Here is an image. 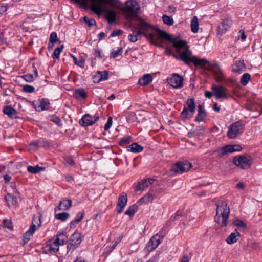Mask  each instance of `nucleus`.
Masks as SVG:
<instances>
[{
	"instance_id": "4468645a",
	"label": "nucleus",
	"mask_w": 262,
	"mask_h": 262,
	"mask_svg": "<svg viewBox=\"0 0 262 262\" xmlns=\"http://www.w3.org/2000/svg\"><path fill=\"white\" fill-rule=\"evenodd\" d=\"M242 147L239 144H229L224 146L221 149L222 155H228L241 151Z\"/></svg>"
},
{
	"instance_id": "4d7b16f0",
	"label": "nucleus",
	"mask_w": 262,
	"mask_h": 262,
	"mask_svg": "<svg viewBox=\"0 0 262 262\" xmlns=\"http://www.w3.org/2000/svg\"><path fill=\"white\" fill-rule=\"evenodd\" d=\"M45 169V167L39 166V165H36L34 166V173H36L43 171Z\"/></svg>"
},
{
	"instance_id": "2eb2a0df",
	"label": "nucleus",
	"mask_w": 262,
	"mask_h": 262,
	"mask_svg": "<svg viewBox=\"0 0 262 262\" xmlns=\"http://www.w3.org/2000/svg\"><path fill=\"white\" fill-rule=\"evenodd\" d=\"M155 181V179L151 178L141 180L138 182L137 185L136 186L135 188V191L144 190L152 185Z\"/></svg>"
},
{
	"instance_id": "6e6552de",
	"label": "nucleus",
	"mask_w": 262,
	"mask_h": 262,
	"mask_svg": "<svg viewBox=\"0 0 262 262\" xmlns=\"http://www.w3.org/2000/svg\"><path fill=\"white\" fill-rule=\"evenodd\" d=\"M139 10V5L134 0L127 1L125 6L122 9L124 12L130 15L132 17L136 16Z\"/></svg>"
},
{
	"instance_id": "5701e85b",
	"label": "nucleus",
	"mask_w": 262,
	"mask_h": 262,
	"mask_svg": "<svg viewBox=\"0 0 262 262\" xmlns=\"http://www.w3.org/2000/svg\"><path fill=\"white\" fill-rule=\"evenodd\" d=\"M152 77L150 74H144L138 80V83L142 86L147 85L152 81Z\"/></svg>"
},
{
	"instance_id": "423d86ee",
	"label": "nucleus",
	"mask_w": 262,
	"mask_h": 262,
	"mask_svg": "<svg viewBox=\"0 0 262 262\" xmlns=\"http://www.w3.org/2000/svg\"><path fill=\"white\" fill-rule=\"evenodd\" d=\"M233 163L242 169H248L252 165L253 159L248 154L238 155L233 158Z\"/></svg>"
},
{
	"instance_id": "dca6fc26",
	"label": "nucleus",
	"mask_w": 262,
	"mask_h": 262,
	"mask_svg": "<svg viewBox=\"0 0 262 262\" xmlns=\"http://www.w3.org/2000/svg\"><path fill=\"white\" fill-rule=\"evenodd\" d=\"M232 24V20L230 18L224 19L217 27L218 32L221 34L225 33L229 30Z\"/></svg>"
},
{
	"instance_id": "f03ea898",
	"label": "nucleus",
	"mask_w": 262,
	"mask_h": 262,
	"mask_svg": "<svg viewBox=\"0 0 262 262\" xmlns=\"http://www.w3.org/2000/svg\"><path fill=\"white\" fill-rule=\"evenodd\" d=\"M172 46L176 49L177 53V55H174V56L188 66L193 63L195 66H204L208 63L205 59L199 58L195 56H193L187 42L184 40H179L173 41Z\"/></svg>"
},
{
	"instance_id": "8fccbe9b",
	"label": "nucleus",
	"mask_w": 262,
	"mask_h": 262,
	"mask_svg": "<svg viewBox=\"0 0 262 262\" xmlns=\"http://www.w3.org/2000/svg\"><path fill=\"white\" fill-rule=\"evenodd\" d=\"M58 41L57 34L55 32L51 33L49 38V41L55 43Z\"/></svg>"
},
{
	"instance_id": "b1692460",
	"label": "nucleus",
	"mask_w": 262,
	"mask_h": 262,
	"mask_svg": "<svg viewBox=\"0 0 262 262\" xmlns=\"http://www.w3.org/2000/svg\"><path fill=\"white\" fill-rule=\"evenodd\" d=\"M143 147L137 143H133L127 147V150L133 153H139L143 150Z\"/></svg>"
},
{
	"instance_id": "a18cd8bd",
	"label": "nucleus",
	"mask_w": 262,
	"mask_h": 262,
	"mask_svg": "<svg viewBox=\"0 0 262 262\" xmlns=\"http://www.w3.org/2000/svg\"><path fill=\"white\" fill-rule=\"evenodd\" d=\"M83 20L89 27H92L96 25V21L95 19L93 18H90L86 16H84L83 17Z\"/></svg>"
},
{
	"instance_id": "c9c22d12",
	"label": "nucleus",
	"mask_w": 262,
	"mask_h": 262,
	"mask_svg": "<svg viewBox=\"0 0 262 262\" xmlns=\"http://www.w3.org/2000/svg\"><path fill=\"white\" fill-rule=\"evenodd\" d=\"M251 79V76L249 73H244L241 78V83L242 85H246Z\"/></svg>"
},
{
	"instance_id": "7c9ffc66",
	"label": "nucleus",
	"mask_w": 262,
	"mask_h": 262,
	"mask_svg": "<svg viewBox=\"0 0 262 262\" xmlns=\"http://www.w3.org/2000/svg\"><path fill=\"white\" fill-rule=\"evenodd\" d=\"M33 235V222L30 226V228L28 231L25 232L23 236V241L24 244L28 243L30 239Z\"/></svg>"
},
{
	"instance_id": "9d476101",
	"label": "nucleus",
	"mask_w": 262,
	"mask_h": 262,
	"mask_svg": "<svg viewBox=\"0 0 262 262\" xmlns=\"http://www.w3.org/2000/svg\"><path fill=\"white\" fill-rule=\"evenodd\" d=\"M187 107L184 106L183 110L181 113L182 118L186 119L189 115V111L191 115H193L195 112V105L194 100L193 98H189L186 101Z\"/></svg>"
},
{
	"instance_id": "bf43d9fd",
	"label": "nucleus",
	"mask_w": 262,
	"mask_h": 262,
	"mask_svg": "<svg viewBox=\"0 0 262 262\" xmlns=\"http://www.w3.org/2000/svg\"><path fill=\"white\" fill-rule=\"evenodd\" d=\"M84 216V212H79L77 214L75 218L77 220H78L79 222H80L82 220V219L83 218Z\"/></svg>"
},
{
	"instance_id": "c03bdc74",
	"label": "nucleus",
	"mask_w": 262,
	"mask_h": 262,
	"mask_svg": "<svg viewBox=\"0 0 262 262\" xmlns=\"http://www.w3.org/2000/svg\"><path fill=\"white\" fill-rule=\"evenodd\" d=\"M50 120L59 126H61L62 125V121L59 117L53 115L51 117Z\"/></svg>"
},
{
	"instance_id": "338daca9",
	"label": "nucleus",
	"mask_w": 262,
	"mask_h": 262,
	"mask_svg": "<svg viewBox=\"0 0 262 262\" xmlns=\"http://www.w3.org/2000/svg\"><path fill=\"white\" fill-rule=\"evenodd\" d=\"M179 262H189V259L187 255H184Z\"/></svg>"
},
{
	"instance_id": "7ed1b4c3",
	"label": "nucleus",
	"mask_w": 262,
	"mask_h": 262,
	"mask_svg": "<svg viewBox=\"0 0 262 262\" xmlns=\"http://www.w3.org/2000/svg\"><path fill=\"white\" fill-rule=\"evenodd\" d=\"M92 2L91 10L95 14L100 15L104 13L108 23L112 24L116 20V13L112 10H108L104 4L103 0H90ZM77 2L84 3L85 0H76Z\"/></svg>"
},
{
	"instance_id": "0e129e2a",
	"label": "nucleus",
	"mask_w": 262,
	"mask_h": 262,
	"mask_svg": "<svg viewBox=\"0 0 262 262\" xmlns=\"http://www.w3.org/2000/svg\"><path fill=\"white\" fill-rule=\"evenodd\" d=\"M130 139L129 137L122 138L120 139V143L122 144L127 143L129 142Z\"/></svg>"
},
{
	"instance_id": "cd10ccee",
	"label": "nucleus",
	"mask_w": 262,
	"mask_h": 262,
	"mask_svg": "<svg viewBox=\"0 0 262 262\" xmlns=\"http://www.w3.org/2000/svg\"><path fill=\"white\" fill-rule=\"evenodd\" d=\"M5 200L9 207L15 205L17 202L16 197L10 193H7L5 195Z\"/></svg>"
},
{
	"instance_id": "bb28decb",
	"label": "nucleus",
	"mask_w": 262,
	"mask_h": 262,
	"mask_svg": "<svg viewBox=\"0 0 262 262\" xmlns=\"http://www.w3.org/2000/svg\"><path fill=\"white\" fill-rule=\"evenodd\" d=\"M155 198V196L151 193H148L140 198L138 203L142 204H147L151 202Z\"/></svg>"
},
{
	"instance_id": "864d4df0",
	"label": "nucleus",
	"mask_w": 262,
	"mask_h": 262,
	"mask_svg": "<svg viewBox=\"0 0 262 262\" xmlns=\"http://www.w3.org/2000/svg\"><path fill=\"white\" fill-rule=\"evenodd\" d=\"M94 54L96 57L102 58L104 56V55L102 53L101 51L99 48L94 49Z\"/></svg>"
},
{
	"instance_id": "0eeeda50",
	"label": "nucleus",
	"mask_w": 262,
	"mask_h": 262,
	"mask_svg": "<svg viewBox=\"0 0 262 262\" xmlns=\"http://www.w3.org/2000/svg\"><path fill=\"white\" fill-rule=\"evenodd\" d=\"M244 129V125L239 121L232 123L229 127L227 136L230 139H234L242 134Z\"/></svg>"
},
{
	"instance_id": "412c9836",
	"label": "nucleus",
	"mask_w": 262,
	"mask_h": 262,
	"mask_svg": "<svg viewBox=\"0 0 262 262\" xmlns=\"http://www.w3.org/2000/svg\"><path fill=\"white\" fill-rule=\"evenodd\" d=\"M73 96L77 100H82L85 99L87 97L88 95L83 88H79L75 90Z\"/></svg>"
},
{
	"instance_id": "2f4dec72",
	"label": "nucleus",
	"mask_w": 262,
	"mask_h": 262,
	"mask_svg": "<svg viewBox=\"0 0 262 262\" xmlns=\"http://www.w3.org/2000/svg\"><path fill=\"white\" fill-rule=\"evenodd\" d=\"M3 112L10 117H13L17 113L16 111L11 106H5L3 109Z\"/></svg>"
},
{
	"instance_id": "20e7f679",
	"label": "nucleus",
	"mask_w": 262,
	"mask_h": 262,
	"mask_svg": "<svg viewBox=\"0 0 262 262\" xmlns=\"http://www.w3.org/2000/svg\"><path fill=\"white\" fill-rule=\"evenodd\" d=\"M216 205V215L214 217L215 221L222 227H226L227 225L230 209L227 206V204L224 201L219 202Z\"/></svg>"
},
{
	"instance_id": "a878e982",
	"label": "nucleus",
	"mask_w": 262,
	"mask_h": 262,
	"mask_svg": "<svg viewBox=\"0 0 262 262\" xmlns=\"http://www.w3.org/2000/svg\"><path fill=\"white\" fill-rule=\"evenodd\" d=\"M239 236V233L236 230L235 232L231 233L227 237L226 242L229 244H233L237 241Z\"/></svg>"
},
{
	"instance_id": "09e8293b",
	"label": "nucleus",
	"mask_w": 262,
	"mask_h": 262,
	"mask_svg": "<svg viewBox=\"0 0 262 262\" xmlns=\"http://www.w3.org/2000/svg\"><path fill=\"white\" fill-rule=\"evenodd\" d=\"M3 222L4 227L7 228L10 230L13 229L12 223L10 220L6 219L4 220Z\"/></svg>"
},
{
	"instance_id": "5fc2aeb1",
	"label": "nucleus",
	"mask_w": 262,
	"mask_h": 262,
	"mask_svg": "<svg viewBox=\"0 0 262 262\" xmlns=\"http://www.w3.org/2000/svg\"><path fill=\"white\" fill-rule=\"evenodd\" d=\"M183 212L181 210H178L176 213L174 214V216H171V221H174L176 219H177L178 217H181L183 215Z\"/></svg>"
},
{
	"instance_id": "f257e3e1",
	"label": "nucleus",
	"mask_w": 262,
	"mask_h": 262,
	"mask_svg": "<svg viewBox=\"0 0 262 262\" xmlns=\"http://www.w3.org/2000/svg\"><path fill=\"white\" fill-rule=\"evenodd\" d=\"M134 25L135 28L138 30L133 31L128 36L129 40L132 42H136L142 35L148 39L152 43H154L160 37L167 38L168 36L166 33L142 19H138Z\"/></svg>"
},
{
	"instance_id": "9b49d317",
	"label": "nucleus",
	"mask_w": 262,
	"mask_h": 262,
	"mask_svg": "<svg viewBox=\"0 0 262 262\" xmlns=\"http://www.w3.org/2000/svg\"><path fill=\"white\" fill-rule=\"evenodd\" d=\"M211 90L216 99H228L227 90L225 87L213 84Z\"/></svg>"
},
{
	"instance_id": "6e6d98bb",
	"label": "nucleus",
	"mask_w": 262,
	"mask_h": 262,
	"mask_svg": "<svg viewBox=\"0 0 262 262\" xmlns=\"http://www.w3.org/2000/svg\"><path fill=\"white\" fill-rule=\"evenodd\" d=\"M23 91L27 93H32L33 92V86L28 85L25 84L23 88Z\"/></svg>"
},
{
	"instance_id": "774afa93",
	"label": "nucleus",
	"mask_w": 262,
	"mask_h": 262,
	"mask_svg": "<svg viewBox=\"0 0 262 262\" xmlns=\"http://www.w3.org/2000/svg\"><path fill=\"white\" fill-rule=\"evenodd\" d=\"M7 10V7L5 5H2L0 7V14H2L5 12H6Z\"/></svg>"
},
{
	"instance_id": "6ab92c4d",
	"label": "nucleus",
	"mask_w": 262,
	"mask_h": 262,
	"mask_svg": "<svg viewBox=\"0 0 262 262\" xmlns=\"http://www.w3.org/2000/svg\"><path fill=\"white\" fill-rule=\"evenodd\" d=\"M162 239L157 235H154L149 240L147 244L148 250L152 251L155 249L158 245L161 243Z\"/></svg>"
},
{
	"instance_id": "f3484780",
	"label": "nucleus",
	"mask_w": 262,
	"mask_h": 262,
	"mask_svg": "<svg viewBox=\"0 0 262 262\" xmlns=\"http://www.w3.org/2000/svg\"><path fill=\"white\" fill-rule=\"evenodd\" d=\"M127 202V195L124 193L120 194L118 198L116 211L118 213H121L124 210Z\"/></svg>"
},
{
	"instance_id": "72a5a7b5",
	"label": "nucleus",
	"mask_w": 262,
	"mask_h": 262,
	"mask_svg": "<svg viewBox=\"0 0 262 262\" xmlns=\"http://www.w3.org/2000/svg\"><path fill=\"white\" fill-rule=\"evenodd\" d=\"M191 31L193 33H197L199 30V23L198 18L194 16L191 21Z\"/></svg>"
},
{
	"instance_id": "ddd939ff",
	"label": "nucleus",
	"mask_w": 262,
	"mask_h": 262,
	"mask_svg": "<svg viewBox=\"0 0 262 262\" xmlns=\"http://www.w3.org/2000/svg\"><path fill=\"white\" fill-rule=\"evenodd\" d=\"M98 119L99 117L96 115L92 116L89 114H85L80 119L79 124L83 127H86L94 124Z\"/></svg>"
},
{
	"instance_id": "49530a36",
	"label": "nucleus",
	"mask_w": 262,
	"mask_h": 262,
	"mask_svg": "<svg viewBox=\"0 0 262 262\" xmlns=\"http://www.w3.org/2000/svg\"><path fill=\"white\" fill-rule=\"evenodd\" d=\"M123 52L122 48H118L117 50H114L111 52V57L116 58L121 55Z\"/></svg>"
},
{
	"instance_id": "c756f323",
	"label": "nucleus",
	"mask_w": 262,
	"mask_h": 262,
	"mask_svg": "<svg viewBox=\"0 0 262 262\" xmlns=\"http://www.w3.org/2000/svg\"><path fill=\"white\" fill-rule=\"evenodd\" d=\"M70 241L77 246L81 243V235L78 232H74L70 237Z\"/></svg>"
},
{
	"instance_id": "39448f33",
	"label": "nucleus",
	"mask_w": 262,
	"mask_h": 262,
	"mask_svg": "<svg viewBox=\"0 0 262 262\" xmlns=\"http://www.w3.org/2000/svg\"><path fill=\"white\" fill-rule=\"evenodd\" d=\"M55 239L47 244L43 248V252L46 253L57 252L60 246L64 245L68 239V236L64 232H58L56 235Z\"/></svg>"
},
{
	"instance_id": "a211bd4d",
	"label": "nucleus",
	"mask_w": 262,
	"mask_h": 262,
	"mask_svg": "<svg viewBox=\"0 0 262 262\" xmlns=\"http://www.w3.org/2000/svg\"><path fill=\"white\" fill-rule=\"evenodd\" d=\"M246 69V65L243 60H236L232 66V71L234 73L241 74Z\"/></svg>"
},
{
	"instance_id": "f704fd0d",
	"label": "nucleus",
	"mask_w": 262,
	"mask_h": 262,
	"mask_svg": "<svg viewBox=\"0 0 262 262\" xmlns=\"http://www.w3.org/2000/svg\"><path fill=\"white\" fill-rule=\"evenodd\" d=\"M71 57L73 58V62L76 64V66L81 68H83L85 66V61L84 59H83L82 57H80L79 59L78 60L74 55H71Z\"/></svg>"
},
{
	"instance_id": "4be33fe9",
	"label": "nucleus",
	"mask_w": 262,
	"mask_h": 262,
	"mask_svg": "<svg viewBox=\"0 0 262 262\" xmlns=\"http://www.w3.org/2000/svg\"><path fill=\"white\" fill-rule=\"evenodd\" d=\"M72 201L69 199H63L59 204L58 209L59 210H68L72 206Z\"/></svg>"
},
{
	"instance_id": "393cba45",
	"label": "nucleus",
	"mask_w": 262,
	"mask_h": 262,
	"mask_svg": "<svg viewBox=\"0 0 262 262\" xmlns=\"http://www.w3.org/2000/svg\"><path fill=\"white\" fill-rule=\"evenodd\" d=\"M206 117V114L203 109V107L201 104H199L198 106V115L195 117V121L198 122H201L203 121Z\"/></svg>"
},
{
	"instance_id": "052dcab7",
	"label": "nucleus",
	"mask_w": 262,
	"mask_h": 262,
	"mask_svg": "<svg viewBox=\"0 0 262 262\" xmlns=\"http://www.w3.org/2000/svg\"><path fill=\"white\" fill-rule=\"evenodd\" d=\"M79 220H77L76 218H75L74 219H73L71 222H70V228H75V226L77 224H78V223H79L80 222L78 221Z\"/></svg>"
},
{
	"instance_id": "603ef678",
	"label": "nucleus",
	"mask_w": 262,
	"mask_h": 262,
	"mask_svg": "<svg viewBox=\"0 0 262 262\" xmlns=\"http://www.w3.org/2000/svg\"><path fill=\"white\" fill-rule=\"evenodd\" d=\"M112 123H113V121H112V117H108L107 122L106 123V124H105L104 127V130H108L112 126Z\"/></svg>"
},
{
	"instance_id": "473e14b6",
	"label": "nucleus",
	"mask_w": 262,
	"mask_h": 262,
	"mask_svg": "<svg viewBox=\"0 0 262 262\" xmlns=\"http://www.w3.org/2000/svg\"><path fill=\"white\" fill-rule=\"evenodd\" d=\"M233 224L236 226L239 230H244L247 228L246 224L239 219H235L233 221Z\"/></svg>"
},
{
	"instance_id": "3c124183",
	"label": "nucleus",
	"mask_w": 262,
	"mask_h": 262,
	"mask_svg": "<svg viewBox=\"0 0 262 262\" xmlns=\"http://www.w3.org/2000/svg\"><path fill=\"white\" fill-rule=\"evenodd\" d=\"M123 33V31L120 29H116L114 30L112 32V33L110 34V37H113L117 36H119L121 35Z\"/></svg>"
},
{
	"instance_id": "680f3d73",
	"label": "nucleus",
	"mask_w": 262,
	"mask_h": 262,
	"mask_svg": "<svg viewBox=\"0 0 262 262\" xmlns=\"http://www.w3.org/2000/svg\"><path fill=\"white\" fill-rule=\"evenodd\" d=\"M23 78L28 82H31L33 80V76L31 74L24 75Z\"/></svg>"
},
{
	"instance_id": "aec40b11",
	"label": "nucleus",
	"mask_w": 262,
	"mask_h": 262,
	"mask_svg": "<svg viewBox=\"0 0 262 262\" xmlns=\"http://www.w3.org/2000/svg\"><path fill=\"white\" fill-rule=\"evenodd\" d=\"M50 104L49 100L48 99L42 98L40 100L39 104L35 106V110L38 112H41L47 110Z\"/></svg>"
},
{
	"instance_id": "4c0bfd02",
	"label": "nucleus",
	"mask_w": 262,
	"mask_h": 262,
	"mask_svg": "<svg viewBox=\"0 0 262 262\" xmlns=\"http://www.w3.org/2000/svg\"><path fill=\"white\" fill-rule=\"evenodd\" d=\"M55 217L57 220L64 222L70 217V214L68 212H64L56 214Z\"/></svg>"
},
{
	"instance_id": "c85d7f7f",
	"label": "nucleus",
	"mask_w": 262,
	"mask_h": 262,
	"mask_svg": "<svg viewBox=\"0 0 262 262\" xmlns=\"http://www.w3.org/2000/svg\"><path fill=\"white\" fill-rule=\"evenodd\" d=\"M170 221H167L156 235L163 239L168 232V228L170 225Z\"/></svg>"
},
{
	"instance_id": "1a4fd4ad",
	"label": "nucleus",
	"mask_w": 262,
	"mask_h": 262,
	"mask_svg": "<svg viewBox=\"0 0 262 262\" xmlns=\"http://www.w3.org/2000/svg\"><path fill=\"white\" fill-rule=\"evenodd\" d=\"M191 166V163L188 161H181L174 164L171 167V170L177 173L181 174L188 171Z\"/></svg>"
},
{
	"instance_id": "69168bd1",
	"label": "nucleus",
	"mask_w": 262,
	"mask_h": 262,
	"mask_svg": "<svg viewBox=\"0 0 262 262\" xmlns=\"http://www.w3.org/2000/svg\"><path fill=\"white\" fill-rule=\"evenodd\" d=\"M239 33L241 34V39L242 41H244L246 39V35L245 34L244 31L243 30H240L239 31Z\"/></svg>"
},
{
	"instance_id": "79ce46f5",
	"label": "nucleus",
	"mask_w": 262,
	"mask_h": 262,
	"mask_svg": "<svg viewBox=\"0 0 262 262\" xmlns=\"http://www.w3.org/2000/svg\"><path fill=\"white\" fill-rule=\"evenodd\" d=\"M205 128L202 126H198L192 129L193 134L196 136H199L204 133Z\"/></svg>"
},
{
	"instance_id": "37998d69",
	"label": "nucleus",
	"mask_w": 262,
	"mask_h": 262,
	"mask_svg": "<svg viewBox=\"0 0 262 262\" xmlns=\"http://www.w3.org/2000/svg\"><path fill=\"white\" fill-rule=\"evenodd\" d=\"M101 81L106 80L108 79V73L106 71H97Z\"/></svg>"
},
{
	"instance_id": "de8ad7c7",
	"label": "nucleus",
	"mask_w": 262,
	"mask_h": 262,
	"mask_svg": "<svg viewBox=\"0 0 262 262\" xmlns=\"http://www.w3.org/2000/svg\"><path fill=\"white\" fill-rule=\"evenodd\" d=\"M64 161L67 164H68L71 166H73L75 163V162L71 156H66L64 158Z\"/></svg>"
},
{
	"instance_id": "e2e57ef3",
	"label": "nucleus",
	"mask_w": 262,
	"mask_h": 262,
	"mask_svg": "<svg viewBox=\"0 0 262 262\" xmlns=\"http://www.w3.org/2000/svg\"><path fill=\"white\" fill-rule=\"evenodd\" d=\"M204 95L207 98H211L214 95L213 92L206 91L205 92Z\"/></svg>"
},
{
	"instance_id": "e433bc0d",
	"label": "nucleus",
	"mask_w": 262,
	"mask_h": 262,
	"mask_svg": "<svg viewBox=\"0 0 262 262\" xmlns=\"http://www.w3.org/2000/svg\"><path fill=\"white\" fill-rule=\"evenodd\" d=\"M138 209V207L136 205H133L129 207L125 212V214L129 216H132L134 215Z\"/></svg>"
},
{
	"instance_id": "a19ab883",
	"label": "nucleus",
	"mask_w": 262,
	"mask_h": 262,
	"mask_svg": "<svg viewBox=\"0 0 262 262\" xmlns=\"http://www.w3.org/2000/svg\"><path fill=\"white\" fill-rule=\"evenodd\" d=\"M34 220L35 221V224H34V232L35 230H37L41 225L42 221L41 220V215H39L38 216L34 217Z\"/></svg>"
},
{
	"instance_id": "58836bf2",
	"label": "nucleus",
	"mask_w": 262,
	"mask_h": 262,
	"mask_svg": "<svg viewBox=\"0 0 262 262\" xmlns=\"http://www.w3.org/2000/svg\"><path fill=\"white\" fill-rule=\"evenodd\" d=\"M162 20L165 24L168 26H172L174 23L172 17L166 14L163 15Z\"/></svg>"
},
{
	"instance_id": "ea45409f",
	"label": "nucleus",
	"mask_w": 262,
	"mask_h": 262,
	"mask_svg": "<svg viewBox=\"0 0 262 262\" xmlns=\"http://www.w3.org/2000/svg\"><path fill=\"white\" fill-rule=\"evenodd\" d=\"M63 48V46L62 45L60 47H57L55 49L52 55V57L54 59H58L59 58L61 52L62 51Z\"/></svg>"
},
{
	"instance_id": "13d9d810",
	"label": "nucleus",
	"mask_w": 262,
	"mask_h": 262,
	"mask_svg": "<svg viewBox=\"0 0 262 262\" xmlns=\"http://www.w3.org/2000/svg\"><path fill=\"white\" fill-rule=\"evenodd\" d=\"M93 82L94 83H98L101 81V79L100 78L97 72L96 73V74L94 75L93 76Z\"/></svg>"
},
{
	"instance_id": "f8f14e48",
	"label": "nucleus",
	"mask_w": 262,
	"mask_h": 262,
	"mask_svg": "<svg viewBox=\"0 0 262 262\" xmlns=\"http://www.w3.org/2000/svg\"><path fill=\"white\" fill-rule=\"evenodd\" d=\"M167 80L168 83L173 88L178 89L183 86V78L178 74H173Z\"/></svg>"
}]
</instances>
